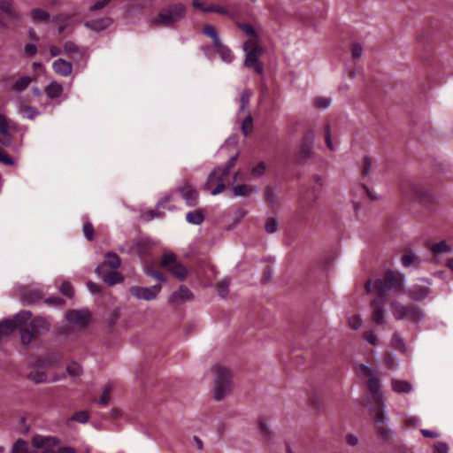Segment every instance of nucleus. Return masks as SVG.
<instances>
[{
    "mask_svg": "<svg viewBox=\"0 0 453 453\" xmlns=\"http://www.w3.org/2000/svg\"><path fill=\"white\" fill-rule=\"evenodd\" d=\"M88 419H89V416H88V412L85 411H78L72 417V420L80 422L81 424L87 423L88 421Z\"/></svg>",
    "mask_w": 453,
    "mask_h": 453,
    "instance_id": "4d7b16f0",
    "label": "nucleus"
},
{
    "mask_svg": "<svg viewBox=\"0 0 453 453\" xmlns=\"http://www.w3.org/2000/svg\"><path fill=\"white\" fill-rule=\"evenodd\" d=\"M372 170V160L370 157H366L364 159V165L362 168V173L365 176H368Z\"/></svg>",
    "mask_w": 453,
    "mask_h": 453,
    "instance_id": "338daca9",
    "label": "nucleus"
},
{
    "mask_svg": "<svg viewBox=\"0 0 453 453\" xmlns=\"http://www.w3.org/2000/svg\"><path fill=\"white\" fill-rule=\"evenodd\" d=\"M368 389L371 393L372 402H383L384 395L380 391V382L376 376H372L368 379Z\"/></svg>",
    "mask_w": 453,
    "mask_h": 453,
    "instance_id": "6ab92c4d",
    "label": "nucleus"
},
{
    "mask_svg": "<svg viewBox=\"0 0 453 453\" xmlns=\"http://www.w3.org/2000/svg\"><path fill=\"white\" fill-rule=\"evenodd\" d=\"M430 285V280L423 279L420 282L414 283L408 288L406 290L407 296L412 302H421L432 295Z\"/></svg>",
    "mask_w": 453,
    "mask_h": 453,
    "instance_id": "f8f14e48",
    "label": "nucleus"
},
{
    "mask_svg": "<svg viewBox=\"0 0 453 453\" xmlns=\"http://www.w3.org/2000/svg\"><path fill=\"white\" fill-rule=\"evenodd\" d=\"M0 10L10 17H16V13L12 9L10 0H0Z\"/></svg>",
    "mask_w": 453,
    "mask_h": 453,
    "instance_id": "49530a36",
    "label": "nucleus"
},
{
    "mask_svg": "<svg viewBox=\"0 0 453 453\" xmlns=\"http://www.w3.org/2000/svg\"><path fill=\"white\" fill-rule=\"evenodd\" d=\"M67 372L70 376L77 377L82 373L81 365L77 363H71L66 367Z\"/></svg>",
    "mask_w": 453,
    "mask_h": 453,
    "instance_id": "3c124183",
    "label": "nucleus"
},
{
    "mask_svg": "<svg viewBox=\"0 0 453 453\" xmlns=\"http://www.w3.org/2000/svg\"><path fill=\"white\" fill-rule=\"evenodd\" d=\"M266 199L271 207H275L278 204V196L273 188H266Z\"/></svg>",
    "mask_w": 453,
    "mask_h": 453,
    "instance_id": "37998d69",
    "label": "nucleus"
},
{
    "mask_svg": "<svg viewBox=\"0 0 453 453\" xmlns=\"http://www.w3.org/2000/svg\"><path fill=\"white\" fill-rule=\"evenodd\" d=\"M33 81V78L29 76H24L19 78L13 84V89L17 92H22L28 88L30 83Z\"/></svg>",
    "mask_w": 453,
    "mask_h": 453,
    "instance_id": "72a5a7b5",
    "label": "nucleus"
},
{
    "mask_svg": "<svg viewBox=\"0 0 453 453\" xmlns=\"http://www.w3.org/2000/svg\"><path fill=\"white\" fill-rule=\"evenodd\" d=\"M373 308L372 319L376 324H383L385 320V313L383 310V303L380 300L375 299L372 303Z\"/></svg>",
    "mask_w": 453,
    "mask_h": 453,
    "instance_id": "4be33fe9",
    "label": "nucleus"
},
{
    "mask_svg": "<svg viewBox=\"0 0 453 453\" xmlns=\"http://www.w3.org/2000/svg\"><path fill=\"white\" fill-rule=\"evenodd\" d=\"M64 87L58 81H51L44 89V92L48 98L56 99L62 96Z\"/></svg>",
    "mask_w": 453,
    "mask_h": 453,
    "instance_id": "412c9836",
    "label": "nucleus"
},
{
    "mask_svg": "<svg viewBox=\"0 0 453 453\" xmlns=\"http://www.w3.org/2000/svg\"><path fill=\"white\" fill-rule=\"evenodd\" d=\"M73 18L72 14H60L53 19V21L59 24L58 26V31L60 33L64 32L67 27L69 26V23H65V21L71 19Z\"/></svg>",
    "mask_w": 453,
    "mask_h": 453,
    "instance_id": "4c0bfd02",
    "label": "nucleus"
},
{
    "mask_svg": "<svg viewBox=\"0 0 453 453\" xmlns=\"http://www.w3.org/2000/svg\"><path fill=\"white\" fill-rule=\"evenodd\" d=\"M161 265L179 280H183L188 276V269L177 260L176 256L173 253H165L162 256Z\"/></svg>",
    "mask_w": 453,
    "mask_h": 453,
    "instance_id": "9d476101",
    "label": "nucleus"
},
{
    "mask_svg": "<svg viewBox=\"0 0 453 453\" xmlns=\"http://www.w3.org/2000/svg\"><path fill=\"white\" fill-rule=\"evenodd\" d=\"M31 380L35 383H43L48 381V376L43 371H40L39 368H34L28 374Z\"/></svg>",
    "mask_w": 453,
    "mask_h": 453,
    "instance_id": "473e14b6",
    "label": "nucleus"
},
{
    "mask_svg": "<svg viewBox=\"0 0 453 453\" xmlns=\"http://www.w3.org/2000/svg\"><path fill=\"white\" fill-rule=\"evenodd\" d=\"M186 219L190 224L200 225L203 221L204 216L201 211H194L187 213Z\"/></svg>",
    "mask_w": 453,
    "mask_h": 453,
    "instance_id": "e433bc0d",
    "label": "nucleus"
},
{
    "mask_svg": "<svg viewBox=\"0 0 453 453\" xmlns=\"http://www.w3.org/2000/svg\"><path fill=\"white\" fill-rule=\"evenodd\" d=\"M401 262L404 267L417 266L419 264V258L415 253L408 251L402 256Z\"/></svg>",
    "mask_w": 453,
    "mask_h": 453,
    "instance_id": "2f4dec72",
    "label": "nucleus"
},
{
    "mask_svg": "<svg viewBox=\"0 0 453 453\" xmlns=\"http://www.w3.org/2000/svg\"><path fill=\"white\" fill-rule=\"evenodd\" d=\"M161 289L162 286L160 284L150 288L133 286L130 288L129 292L136 299L152 301L157 298Z\"/></svg>",
    "mask_w": 453,
    "mask_h": 453,
    "instance_id": "ddd939ff",
    "label": "nucleus"
},
{
    "mask_svg": "<svg viewBox=\"0 0 453 453\" xmlns=\"http://www.w3.org/2000/svg\"><path fill=\"white\" fill-rule=\"evenodd\" d=\"M358 369L362 375L367 376L368 378L374 376L376 373V371L372 367L364 364L359 365Z\"/></svg>",
    "mask_w": 453,
    "mask_h": 453,
    "instance_id": "bf43d9fd",
    "label": "nucleus"
},
{
    "mask_svg": "<svg viewBox=\"0 0 453 453\" xmlns=\"http://www.w3.org/2000/svg\"><path fill=\"white\" fill-rule=\"evenodd\" d=\"M21 299L24 303L26 304H31L35 303L37 300L40 299V294L38 291H33L31 293H28L27 290H22L20 293Z\"/></svg>",
    "mask_w": 453,
    "mask_h": 453,
    "instance_id": "f704fd0d",
    "label": "nucleus"
},
{
    "mask_svg": "<svg viewBox=\"0 0 453 453\" xmlns=\"http://www.w3.org/2000/svg\"><path fill=\"white\" fill-rule=\"evenodd\" d=\"M374 407L371 409L373 419L377 424H387L388 415L386 411L385 400L383 402H374Z\"/></svg>",
    "mask_w": 453,
    "mask_h": 453,
    "instance_id": "dca6fc26",
    "label": "nucleus"
},
{
    "mask_svg": "<svg viewBox=\"0 0 453 453\" xmlns=\"http://www.w3.org/2000/svg\"><path fill=\"white\" fill-rule=\"evenodd\" d=\"M324 132H325V141H326L327 148L330 150H336V146L333 143V141H332L331 128H330V125L329 124L325 126Z\"/></svg>",
    "mask_w": 453,
    "mask_h": 453,
    "instance_id": "8fccbe9b",
    "label": "nucleus"
},
{
    "mask_svg": "<svg viewBox=\"0 0 453 453\" xmlns=\"http://www.w3.org/2000/svg\"><path fill=\"white\" fill-rule=\"evenodd\" d=\"M83 233L85 237L91 241L94 238V227L91 223H86L83 226Z\"/></svg>",
    "mask_w": 453,
    "mask_h": 453,
    "instance_id": "69168bd1",
    "label": "nucleus"
},
{
    "mask_svg": "<svg viewBox=\"0 0 453 453\" xmlns=\"http://www.w3.org/2000/svg\"><path fill=\"white\" fill-rule=\"evenodd\" d=\"M259 426H260L262 437L265 441H270L272 439V432H271L268 425L265 422H264V421H260L259 422Z\"/></svg>",
    "mask_w": 453,
    "mask_h": 453,
    "instance_id": "13d9d810",
    "label": "nucleus"
},
{
    "mask_svg": "<svg viewBox=\"0 0 453 453\" xmlns=\"http://www.w3.org/2000/svg\"><path fill=\"white\" fill-rule=\"evenodd\" d=\"M332 100L327 97H318L315 100V104L318 108L326 109L330 106Z\"/></svg>",
    "mask_w": 453,
    "mask_h": 453,
    "instance_id": "680f3d73",
    "label": "nucleus"
},
{
    "mask_svg": "<svg viewBox=\"0 0 453 453\" xmlns=\"http://www.w3.org/2000/svg\"><path fill=\"white\" fill-rule=\"evenodd\" d=\"M111 24V19L110 18H103L88 21L85 26L91 30L101 31L107 28Z\"/></svg>",
    "mask_w": 453,
    "mask_h": 453,
    "instance_id": "b1692460",
    "label": "nucleus"
},
{
    "mask_svg": "<svg viewBox=\"0 0 453 453\" xmlns=\"http://www.w3.org/2000/svg\"><path fill=\"white\" fill-rule=\"evenodd\" d=\"M253 130V119L250 113L244 118L242 122V132L245 136H248Z\"/></svg>",
    "mask_w": 453,
    "mask_h": 453,
    "instance_id": "a19ab883",
    "label": "nucleus"
},
{
    "mask_svg": "<svg viewBox=\"0 0 453 453\" xmlns=\"http://www.w3.org/2000/svg\"><path fill=\"white\" fill-rule=\"evenodd\" d=\"M194 297L192 292L186 287L180 286L178 290L174 291L170 298L169 302L171 303H179L184 301L192 300Z\"/></svg>",
    "mask_w": 453,
    "mask_h": 453,
    "instance_id": "aec40b11",
    "label": "nucleus"
},
{
    "mask_svg": "<svg viewBox=\"0 0 453 453\" xmlns=\"http://www.w3.org/2000/svg\"><path fill=\"white\" fill-rule=\"evenodd\" d=\"M392 389L398 394L410 393L412 390V386L409 381L402 380H392Z\"/></svg>",
    "mask_w": 453,
    "mask_h": 453,
    "instance_id": "393cba45",
    "label": "nucleus"
},
{
    "mask_svg": "<svg viewBox=\"0 0 453 453\" xmlns=\"http://www.w3.org/2000/svg\"><path fill=\"white\" fill-rule=\"evenodd\" d=\"M103 264H105V266L108 265L112 269L116 270V269H118L120 266L121 260H120L119 257L116 253L108 252L106 254V261L104 262Z\"/></svg>",
    "mask_w": 453,
    "mask_h": 453,
    "instance_id": "58836bf2",
    "label": "nucleus"
},
{
    "mask_svg": "<svg viewBox=\"0 0 453 453\" xmlns=\"http://www.w3.org/2000/svg\"><path fill=\"white\" fill-rule=\"evenodd\" d=\"M203 33L210 37L212 41L214 48L220 46L222 43L216 28L211 25H205L203 29Z\"/></svg>",
    "mask_w": 453,
    "mask_h": 453,
    "instance_id": "c756f323",
    "label": "nucleus"
},
{
    "mask_svg": "<svg viewBox=\"0 0 453 453\" xmlns=\"http://www.w3.org/2000/svg\"><path fill=\"white\" fill-rule=\"evenodd\" d=\"M430 250L434 255H441L444 253H451L453 251V246L446 241H441L432 244Z\"/></svg>",
    "mask_w": 453,
    "mask_h": 453,
    "instance_id": "bb28decb",
    "label": "nucleus"
},
{
    "mask_svg": "<svg viewBox=\"0 0 453 453\" xmlns=\"http://www.w3.org/2000/svg\"><path fill=\"white\" fill-rule=\"evenodd\" d=\"M214 371L213 397L216 401H222L232 390V372L221 365H217Z\"/></svg>",
    "mask_w": 453,
    "mask_h": 453,
    "instance_id": "39448f33",
    "label": "nucleus"
},
{
    "mask_svg": "<svg viewBox=\"0 0 453 453\" xmlns=\"http://www.w3.org/2000/svg\"><path fill=\"white\" fill-rule=\"evenodd\" d=\"M66 319L70 323L84 326L88 322L89 312L88 311H70L66 313Z\"/></svg>",
    "mask_w": 453,
    "mask_h": 453,
    "instance_id": "f3484780",
    "label": "nucleus"
},
{
    "mask_svg": "<svg viewBox=\"0 0 453 453\" xmlns=\"http://www.w3.org/2000/svg\"><path fill=\"white\" fill-rule=\"evenodd\" d=\"M31 17L33 21L35 22H43L49 19L50 14L48 12L42 10V9H34L31 12Z\"/></svg>",
    "mask_w": 453,
    "mask_h": 453,
    "instance_id": "ea45409f",
    "label": "nucleus"
},
{
    "mask_svg": "<svg viewBox=\"0 0 453 453\" xmlns=\"http://www.w3.org/2000/svg\"><path fill=\"white\" fill-rule=\"evenodd\" d=\"M0 134L8 136L9 135V125L7 119L0 115Z\"/></svg>",
    "mask_w": 453,
    "mask_h": 453,
    "instance_id": "0e129e2a",
    "label": "nucleus"
},
{
    "mask_svg": "<svg viewBox=\"0 0 453 453\" xmlns=\"http://www.w3.org/2000/svg\"><path fill=\"white\" fill-rule=\"evenodd\" d=\"M389 311L396 321L403 320L418 324L425 319V312L420 307L414 303H403L399 299L390 301Z\"/></svg>",
    "mask_w": 453,
    "mask_h": 453,
    "instance_id": "7ed1b4c3",
    "label": "nucleus"
},
{
    "mask_svg": "<svg viewBox=\"0 0 453 453\" xmlns=\"http://www.w3.org/2000/svg\"><path fill=\"white\" fill-rule=\"evenodd\" d=\"M96 274L109 286H113L123 281L122 274L117 271L108 272L105 264H101L96 268Z\"/></svg>",
    "mask_w": 453,
    "mask_h": 453,
    "instance_id": "4468645a",
    "label": "nucleus"
},
{
    "mask_svg": "<svg viewBox=\"0 0 453 453\" xmlns=\"http://www.w3.org/2000/svg\"><path fill=\"white\" fill-rule=\"evenodd\" d=\"M60 292L68 297H73L74 294L72 284L68 281H63L60 287Z\"/></svg>",
    "mask_w": 453,
    "mask_h": 453,
    "instance_id": "5fc2aeb1",
    "label": "nucleus"
},
{
    "mask_svg": "<svg viewBox=\"0 0 453 453\" xmlns=\"http://www.w3.org/2000/svg\"><path fill=\"white\" fill-rule=\"evenodd\" d=\"M148 250H149V241H147V240H139L132 247V250L134 252H135L140 257H143L144 255H146Z\"/></svg>",
    "mask_w": 453,
    "mask_h": 453,
    "instance_id": "c9c22d12",
    "label": "nucleus"
},
{
    "mask_svg": "<svg viewBox=\"0 0 453 453\" xmlns=\"http://www.w3.org/2000/svg\"><path fill=\"white\" fill-rule=\"evenodd\" d=\"M239 27L248 36L243 44V50L246 53L244 65L254 69L257 73H262L264 68L258 59L263 53V48L258 42L257 32L249 24H241Z\"/></svg>",
    "mask_w": 453,
    "mask_h": 453,
    "instance_id": "f257e3e1",
    "label": "nucleus"
},
{
    "mask_svg": "<svg viewBox=\"0 0 453 453\" xmlns=\"http://www.w3.org/2000/svg\"><path fill=\"white\" fill-rule=\"evenodd\" d=\"M59 444V440L55 436L35 434L31 438V445L34 450L29 449L28 443L23 440H17L10 453H56L54 448Z\"/></svg>",
    "mask_w": 453,
    "mask_h": 453,
    "instance_id": "f03ea898",
    "label": "nucleus"
},
{
    "mask_svg": "<svg viewBox=\"0 0 453 453\" xmlns=\"http://www.w3.org/2000/svg\"><path fill=\"white\" fill-rule=\"evenodd\" d=\"M215 49L222 61L225 63L230 64L234 60V56L227 46L221 43L220 46H218Z\"/></svg>",
    "mask_w": 453,
    "mask_h": 453,
    "instance_id": "7c9ffc66",
    "label": "nucleus"
},
{
    "mask_svg": "<svg viewBox=\"0 0 453 453\" xmlns=\"http://www.w3.org/2000/svg\"><path fill=\"white\" fill-rule=\"evenodd\" d=\"M239 157V153H236L233 157L229 158L227 163L224 166H218L222 172H224L226 174H229L230 169L234 166L236 160Z\"/></svg>",
    "mask_w": 453,
    "mask_h": 453,
    "instance_id": "864d4df0",
    "label": "nucleus"
},
{
    "mask_svg": "<svg viewBox=\"0 0 453 453\" xmlns=\"http://www.w3.org/2000/svg\"><path fill=\"white\" fill-rule=\"evenodd\" d=\"M449 448L445 442H436L434 444V453H448Z\"/></svg>",
    "mask_w": 453,
    "mask_h": 453,
    "instance_id": "774afa93",
    "label": "nucleus"
},
{
    "mask_svg": "<svg viewBox=\"0 0 453 453\" xmlns=\"http://www.w3.org/2000/svg\"><path fill=\"white\" fill-rule=\"evenodd\" d=\"M192 4L195 8L199 9L204 12H219L222 14L227 13V10L221 6L210 5L205 7L200 0H193Z\"/></svg>",
    "mask_w": 453,
    "mask_h": 453,
    "instance_id": "a878e982",
    "label": "nucleus"
},
{
    "mask_svg": "<svg viewBox=\"0 0 453 453\" xmlns=\"http://www.w3.org/2000/svg\"><path fill=\"white\" fill-rule=\"evenodd\" d=\"M186 14V8L182 4H174L161 10L157 18L152 20L154 25L171 27L180 21Z\"/></svg>",
    "mask_w": 453,
    "mask_h": 453,
    "instance_id": "0eeeda50",
    "label": "nucleus"
},
{
    "mask_svg": "<svg viewBox=\"0 0 453 453\" xmlns=\"http://www.w3.org/2000/svg\"><path fill=\"white\" fill-rule=\"evenodd\" d=\"M111 391H112V386L111 384H108L107 386H105L103 389V395L102 396L100 397L98 403L101 404V405H107L110 401H111Z\"/></svg>",
    "mask_w": 453,
    "mask_h": 453,
    "instance_id": "79ce46f5",
    "label": "nucleus"
},
{
    "mask_svg": "<svg viewBox=\"0 0 453 453\" xmlns=\"http://www.w3.org/2000/svg\"><path fill=\"white\" fill-rule=\"evenodd\" d=\"M64 53L71 58H81L82 57L80 48L72 41H68L65 43Z\"/></svg>",
    "mask_w": 453,
    "mask_h": 453,
    "instance_id": "c85d7f7f",
    "label": "nucleus"
},
{
    "mask_svg": "<svg viewBox=\"0 0 453 453\" xmlns=\"http://www.w3.org/2000/svg\"><path fill=\"white\" fill-rule=\"evenodd\" d=\"M52 69L56 73L67 77L73 72V65L63 58H58L52 63Z\"/></svg>",
    "mask_w": 453,
    "mask_h": 453,
    "instance_id": "a211bd4d",
    "label": "nucleus"
},
{
    "mask_svg": "<svg viewBox=\"0 0 453 453\" xmlns=\"http://www.w3.org/2000/svg\"><path fill=\"white\" fill-rule=\"evenodd\" d=\"M400 191L402 196L407 200L418 203L428 202L432 197L429 189L417 181H406L402 183Z\"/></svg>",
    "mask_w": 453,
    "mask_h": 453,
    "instance_id": "6e6552de",
    "label": "nucleus"
},
{
    "mask_svg": "<svg viewBox=\"0 0 453 453\" xmlns=\"http://www.w3.org/2000/svg\"><path fill=\"white\" fill-rule=\"evenodd\" d=\"M279 222L275 218H268L265 221V231L267 234H273L278 230Z\"/></svg>",
    "mask_w": 453,
    "mask_h": 453,
    "instance_id": "c03bdc74",
    "label": "nucleus"
},
{
    "mask_svg": "<svg viewBox=\"0 0 453 453\" xmlns=\"http://www.w3.org/2000/svg\"><path fill=\"white\" fill-rule=\"evenodd\" d=\"M363 48L359 43H354L351 48V56L353 59H358L362 57Z\"/></svg>",
    "mask_w": 453,
    "mask_h": 453,
    "instance_id": "e2e57ef3",
    "label": "nucleus"
},
{
    "mask_svg": "<svg viewBox=\"0 0 453 453\" xmlns=\"http://www.w3.org/2000/svg\"><path fill=\"white\" fill-rule=\"evenodd\" d=\"M363 338L372 346H377L379 344L378 336L373 331L365 332L363 334Z\"/></svg>",
    "mask_w": 453,
    "mask_h": 453,
    "instance_id": "603ef678",
    "label": "nucleus"
},
{
    "mask_svg": "<svg viewBox=\"0 0 453 453\" xmlns=\"http://www.w3.org/2000/svg\"><path fill=\"white\" fill-rule=\"evenodd\" d=\"M348 325L353 330L359 329L363 325L361 317L359 315H353L349 317L348 319Z\"/></svg>",
    "mask_w": 453,
    "mask_h": 453,
    "instance_id": "de8ad7c7",
    "label": "nucleus"
},
{
    "mask_svg": "<svg viewBox=\"0 0 453 453\" xmlns=\"http://www.w3.org/2000/svg\"><path fill=\"white\" fill-rule=\"evenodd\" d=\"M312 154V146L309 143H304L302 145L299 150V158L301 160H305L309 158Z\"/></svg>",
    "mask_w": 453,
    "mask_h": 453,
    "instance_id": "a18cd8bd",
    "label": "nucleus"
},
{
    "mask_svg": "<svg viewBox=\"0 0 453 453\" xmlns=\"http://www.w3.org/2000/svg\"><path fill=\"white\" fill-rule=\"evenodd\" d=\"M227 174L222 172L219 167H216L208 176L203 188L208 190L212 196L222 193L226 188L224 180Z\"/></svg>",
    "mask_w": 453,
    "mask_h": 453,
    "instance_id": "9b49d317",
    "label": "nucleus"
},
{
    "mask_svg": "<svg viewBox=\"0 0 453 453\" xmlns=\"http://www.w3.org/2000/svg\"><path fill=\"white\" fill-rule=\"evenodd\" d=\"M176 192H180L181 194L182 198L188 206H195L197 204L198 192L192 185L186 183L176 189Z\"/></svg>",
    "mask_w": 453,
    "mask_h": 453,
    "instance_id": "2eb2a0df",
    "label": "nucleus"
},
{
    "mask_svg": "<svg viewBox=\"0 0 453 453\" xmlns=\"http://www.w3.org/2000/svg\"><path fill=\"white\" fill-rule=\"evenodd\" d=\"M17 111L19 114L28 119H34L39 115V111L35 107L25 104L22 102L18 103Z\"/></svg>",
    "mask_w": 453,
    "mask_h": 453,
    "instance_id": "5701e85b",
    "label": "nucleus"
},
{
    "mask_svg": "<svg viewBox=\"0 0 453 453\" xmlns=\"http://www.w3.org/2000/svg\"><path fill=\"white\" fill-rule=\"evenodd\" d=\"M405 276L400 272L388 270L383 279H377L374 286L377 294L381 296L389 291H403L405 285Z\"/></svg>",
    "mask_w": 453,
    "mask_h": 453,
    "instance_id": "20e7f679",
    "label": "nucleus"
},
{
    "mask_svg": "<svg viewBox=\"0 0 453 453\" xmlns=\"http://www.w3.org/2000/svg\"><path fill=\"white\" fill-rule=\"evenodd\" d=\"M232 191L235 196H245L256 193L257 188L250 187L247 184H238L233 187Z\"/></svg>",
    "mask_w": 453,
    "mask_h": 453,
    "instance_id": "cd10ccee",
    "label": "nucleus"
},
{
    "mask_svg": "<svg viewBox=\"0 0 453 453\" xmlns=\"http://www.w3.org/2000/svg\"><path fill=\"white\" fill-rule=\"evenodd\" d=\"M266 165L265 162H259L257 165L251 168V175L254 178H259L265 173Z\"/></svg>",
    "mask_w": 453,
    "mask_h": 453,
    "instance_id": "09e8293b",
    "label": "nucleus"
},
{
    "mask_svg": "<svg viewBox=\"0 0 453 453\" xmlns=\"http://www.w3.org/2000/svg\"><path fill=\"white\" fill-rule=\"evenodd\" d=\"M50 329L49 322L42 318L36 317L28 321L22 326L21 341L24 345H29L38 335L46 334Z\"/></svg>",
    "mask_w": 453,
    "mask_h": 453,
    "instance_id": "423d86ee",
    "label": "nucleus"
},
{
    "mask_svg": "<svg viewBox=\"0 0 453 453\" xmlns=\"http://www.w3.org/2000/svg\"><path fill=\"white\" fill-rule=\"evenodd\" d=\"M230 280L226 278L219 283V292L221 297L225 298L228 293Z\"/></svg>",
    "mask_w": 453,
    "mask_h": 453,
    "instance_id": "6e6d98bb",
    "label": "nucleus"
},
{
    "mask_svg": "<svg viewBox=\"0 0 453 453\" xmlns=\"http://www.w3.org/2000/svg\"><path fill=\"white\" fill-rule=\"evenodd\" d=\"M30 317H32V313L30 311H21L14 317L13 319H6L0 322V338L9 335L17 327L21 333L22 326L29 320Z\"/></svg>",
    "mask_w": 453,
    "mask_h": 453,
    "instance_id": "1a4fd4ad",
    "label": "nucleus"
},
{
    "mask_svg": "<svg viewBox=\"0 0 453 453\" xmlns=\"http://www.w3.org/2000/svg\"><path fill=\"white\" fill-rule=\"evenodd\" d=\"M144 273L150 277H152V278L157 280H160V281L165 280V276L160 272L146 268V269H144Z\"/></svg>",
    "mask_w": 453,
    "mask_h": 453,
    "instance_id": "052dcab7",
    "label": "nucleus"
}]
</instances>
